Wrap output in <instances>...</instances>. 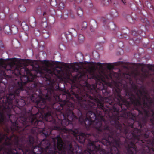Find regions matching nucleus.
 <instances>
[{
    "label": "nucleus",
    "instance_id": "nucleus-1",
    "mask_svg": "<svg viewBox=\"0 0 154 154\" xmlns=\"http://www.w3.org/2000/svg\"><path fill=\"white\" fill-rule=\"evenodd\" d=\"M75 65L74 64H67L66 65V71L63 75H61V72L57 71L56 69L54 68L51 62L46 61L44 62L43 69L39 71L40 76L45 79V81H48L49 87L46 88L47 93L45 95L42 93L37 95L33 94L28 99L33 102L34 100H37V103L38 107L41 109L45 106L46 100L50 101L52 94L54 93V86L58 81L63 80V78L66 77L69 79L71 75V71H75L77 68Z\"/></svg>",
    "mask_w": 154,
    "mask_h": 154
},
{
    "label": "nucleus",
    "instance_id": "nucleus-2",
    "mask_svg": "<svg viewBox=\"0 0 154 154\" xmlns=\"http://www.w3.org/2000/svg\"><path fill=\"white\" fill-rule=\"evenodd\" d=\"M54 146L52 148H50V144L48 146L45 148V154H77V152L74 150L71 144L64 145L61 138L57 136L55 139H53Z\"/></svg>",
    "mask_w": 154,
    "mask_h": 154
},
{
    "label": "nucleus",
    "instance_id": "nucleus-3",
    "mask_svg": "<svg viewBox=\"0 0 154 154\" xmlns=\"http://www.w3.org/2000/svg\"><path fill=\"white\" fill-rule=\"evenodd\" d=\"M38 73V72L37 74H35L32 76V79L30 80H29V78L25 74H24L23 76L21 77L20 81L18 83L17 85V89L15 91L14 93L13 94L11 93L9 95H7L6 97V102L7 103L9 102L11 103V105L9 104L8 106V108L10 109L12 107L11 100L14 98L16 95L18 96L19 94L21 91L24 90L25 86V84L29 81H33Z\"/></svg>",
    "mask_w": 154,
    "mask_h": 154
},
{
    "label": "nucleus",
    "instance_id": "nucleus-4",
    "mask_svg": "<svg viewBox=\"0 0 154 154\" xmlns=\"http://www.w3.org/2000/svg\"><path fill=\"white\" fill-rule=\"evenodd\" d=\"M104 65L107 69V72H105L104 70H102L99 73L96 78L97 79L102 81H105V79H109L112 78V74L113 72L111 71L112 68V66L110 63H104Z\"/></svg>",
    "mask_w": 154,
    "mask_h": 154
},
{
    "label": "nucleus",
    "instance_id": "nucleus-5",
    "mask_svg": "<svg viewBox=\"0 0 154 154\" xmlns=\"http://www.w3.org/2000/svg\"><path fill=\"white\" fill-rule=\"evenodd\" d=\"M14 60V59H13L9 63V66L10 68L8 70H14V72L17 70L19 74H21V72L25 70L23 67H20V65L16 64V62H17Z\"/></svg>",
    "mask_w": 154,
    "mask_h": 154
},
{
    "label": "nucleus",
    "instance_id": "nucleus-6",
    "mask_svg": "<svg viewBox=\"0 0 154 154\" xmlns=\"http://www.w3.org/2000/svg\"><path fill=\"white\" fill-rule=\"evenodd\" d=\"M67 117L68 118V116ZM60 122H61V125L62 126V127H59L58 129L59 130H60L62 131L65 133H67L68 132L70 131H72L71 129H69L65 127L66 126H67L69 124L71 123V122L69 121L68 119H64L62 121H61L60 120Z\"/></svg>",
    "mask_w": 154,
    "mask_h": 154
},
{
    "label": "nucleus",
    "instance_id": "nucleus-7",
    "mask_svg": "<svg viewBox=\"0 0 154 154\" xmlns=\"http://www.w3.org/2000/svg\"><path fill=\"white\" fill-rule=\"evenodd\" d=\"M72 132L74 136L79 142L82 143L85 142V138L83 134H78V130L77 129L74 131H72Z\"/></svg>",
    "mask_w": 154,
    "mask_h": 154
},
{
    "label": "nucleus",
    "instance_id": "nucleus-8",
    "mask_svg": "<svg viewBox=\"0 0 154 154\" xmlns=\"http://www.w3.org/2000/svg\"><path fill=\"white\" fill-rule=\"evenodd\" d=\"M86 116V117L84 121L85 124H86L85 122L87 120L92 121V118L94 119V117H95V119H96V116L95 114L91 111H89L87 112Z\"/></svg>",
    "mask_w": 154,
    "mask_h": 154
},
{
    "label": "nucleus",
    "instance_id": "nucleus-9",
    "mask_svg": "<svg viewBox=\"0 0 154 154\" xmlns=\"http://www.w3.org/2000/svg\"><path fill=\"white\" fill-rule=\"evenodd\" d=\"M45 119L46 121L48 122H51L54 119L51 113L49 112L45 114Z\"/></svg>",
    "mask_w": 154,
    "mask_h": 154
},
{
    "label": "nucleus",
    "instance_id": "nucleus-10",
    "mask_svg": "<svg viewBox=\"0 0 154 154\" xmlns=\"http://www.w3.org/2000/svg\"><path fill=\"white\" fill-rule=\"evenodd\" d=\"M17 105L21 107L24 106L26 104L25 100L23 99H20L18 101L17 100Z\"/></svg>",
    "mask_w": 154,
    "mask_h": 154
},
{
    "label": "nucleus",
    "instance_id": "nucleus-11",
    "mask_svg": "<svg viewBox=\"0 0 154 154\" xmlns=\"http://www.w3.org/2000/svg\"><path fill=\"white\" fill-rule=\"evenodd\" d=\"M77 13L78 15L79 16H82L83 14V11L81 8H79L77 11Z\"/></svg>",
    "mask_w": 154,
    "mask_h": 154
},
{
    "label": "nucleus",
    "instance_id": "nucleus-12",
    "mask_svg": "<svg viewBox=\"0 0 154 154\" xmlns=\"http://www.w3.org/2000/svg\"><path fill=\"white\" fill-rule=\"evenodd\" d=\"M146 66L149 69L154 71V65H147Z\"/></svg>",
    "mask_w": 154,
    "mask_h": 154
},
{
    "label": "nucleus",
    "instance_id": "nucleus-13",
    "mask_svg": "<svg viewBox=\"0 0 154 154\" xmlns=\"http://www.w3.org/2000/svg\"><path fill=\"white\" fill-rule=\"evenodd\" d=\"M109 0H102V3L104 5H107L109 2Z\"/></svg>",
    "mask_w": 154,
    "mask_h": 154
},
{
    "label": "nucleus",
    "instance_id": "nucleus-14",
    "mask_svg": "<svg viewBox=\"0 0 154 154\" xmlns=\"http://www.w3.org/2000/svg\"><path fill=\"white\" fill-rule=\"evenodd\" d=\"M59 7L60 9H62L64 8V5L63 3H60L59 5Z\"/></svg>",
    "mask_w": 154,
    "mask_h": 154
},
{
    "label": "nucleus",
    "instance_id": "nucleus-15",
    "mask_svg": "<svg viewBox=\"0 0 154 154\" xmlns=\"http://www.w3.org/2000/svg\"><path fill=\"white\" fill-rule=\"evenodd\" d=\"M4 116L3 115H1V118H0V122L2 123L4 121Z\"/></svg>",
    "mask_w": 154,
    "mask_h": 154
},
{
    "label": "nucleus",
    "instance_id": "nucleus-16",
    "mask_svg": "<svg viewBox=\"0 0 154 154\" xmlns=\"http://www.w3.org/2000/svg\"><path fill=\"white\" fill-rule=\"evenodd\" d=\"M147 73H143L142 75V78H141L140 79L142 80L144 78H146V77H147L148 76L147 75Z\"/></svg>",
    "mask_w": 154,
    "mask_h": 154
},
{
    "label": "nucleus",
    "instance_id": "nucleus-17",
    "mask_svg": "<svg viewBox=\"0 0 154 154\" xmlns=\"http://www.w3.org/2000/svg\"><path fill=\"white\" fill-rule=\"evenodd\" d=\"M141 98V97H139V98L138 100H137V103L136 104V105H140V104H141V103H140V100Z\"/></svg>",
    "mask_w": 154,
    "mask_h": 154
},
{
    "label": "nucleus",
    "instance_id": "nucleus-18",
    "mask_svg": "<svg viewBox=\"0 0 154 154\" xmlns=\"http://www.w3.org/2000/svg\"><path fill=\"white\" fill-rule=\"evenodd\" d=\"M32 119L30 121L32 123L35 119V115H33L32 116Z\"/></svg>",
    "mask_w": 154,
    "mask_h": 154
},
{
    "label": "nucleus",
    "instance_id": "nucleus-19",
    "mask_svg": "<svg viewBox=\"0 0 154 154\" xmlns=\"http://www.w3.org/2000/svg\"><path fill=\"white\" fill-rule=\"evenodd\" d=\"M42 123L43 122L42 121H35V124L37 123V124L38 125L39 124Z\"/></svg>",
    "mask_w": 154,
    "mask_h": 154
},
{
    "label": "nucleus",
    "instance_id": "nucleus-20",
    "mask_svg": "<svg viewBox=\"0 0 154 154\" xmlns=\"http://www.w3.org/2000/svg\"><path fill=\"white\" fill-rule=\"evenodd\" d=\"M42 133L44 134L45 136L46 137L49 134L48 133H45L44 131H43Z\"/></svg>",
    "mask_w": 154,
    "mask_h": 154
},
{
    "label": "nucleus",
    "instance_id": "nucleus-21",
    "mask_svg": "<svg viewBox=\"0 0 154 154\" xmlns=\"http://www.w3.org/2000/svg\"><path fill=\"white\" fill-rule=\"evenodd\" d=\"M76 2L78 3H80L82 1V0H75Z\"/></svg>",
    "mask_w": 154,
    "mask_h": 154
},
{
    "label": "nucleus",
    "instance_id": "nucleus-22",
    "mask_svg": "<svg viewBox=\"0 0 154 154\" xmlns=\"http://www.w3.org/2000/svg\"><path fill=\"white\" fill-rule=\"evenodd\" d=\"M99 124V125H100V127L101 126V123L100 122H99L98 123H97V124H96V125H97L98 124Z\"/></svg>",
    "mask_w": 154,
    "mask_h": 154
},
{
    "label": "nucleus",
    "instance_id": "nucleus-23",
    "mask_svg": "<svg viewBox=\"0 0 154 154\" xmlns=\"http://www.w3.org/2000/svg\"><path fill=\"white\" fill-rule=\"evenodd\" d=\"M122 2L123 3H125V0H121Z\"/></svg>",
    "mask_w": 154,
    "mask_h": 154
},
{
    "label": "nucleus",
    "instance_id": "nucleus-24",
    "mask_svg": "<svg viewBox=\"0 0 154 154\" xmlns=\"http://www.w3.org/2000/svg\"><path fill=\"white\" fill-rule=\"evenodd\" d=\"M100 105L101 107H103V104L102 103H101Z\"/></svg>",
    "mask_w": 154,
    "mask_h": 154
},
{
    "label": "nucleus",
    "instance_id": "nucleus-25",
    "mask_svg": "<svg viewBox=\"0 0 154 154\" xmlns=\"http://www.w3.org/2000/svg\"><path fill=\"white\" fill-rule=\"evenodd\" d=\"M84 23V24H85V25H87V23H86V22H84V23Z\"/></svg>",
    "mask_w": 154,
    "mask_h": 154
},
{
    "label": "nucleus",
    "instance_id": "nucleus-26",
    "mask_svg": "<svg viewBox=\"0 0 154 154\" xmlns=\"http://www.w3.org/2000/svg\"><path fill=\"white\" fill-rule=\"evenodd\" d=\"M93 88L95 89V86H93Z\"/></svg>",
    "mask_w": 154,
    "mask_h": 154
},
{
    "label": "nucleus",
    "instance_id": "nucleus-27",
    "mask_svg": "<svg viewBox=\"0 0 154 154\" xmlns=\"http://www.w3.org/2000/svg\"><path fill=\"white\" fill-rule=\"evenodd\" d=\"M12 116H9V118H10Z\"/></svg>",
    "mask_w": 154,
    "mask_h": 154
},
{
    "label": "nucleus",
    "instance_id": "nucleus-28",
    "mask_svg": "<svg viewBox=\"0 0 154 154\" xmlns=\"http://www.w3.org/2000/svg\"><path fill=\"white\" fill-rule=\"evenodd\" d=\"M72 115H73V112H72Z\"/></svg>",
    "mask_w": 154,
    "mask_h": 154
},
{
    "label": "nucleus",
    "instance_id": "nucleus-29",
    "mask_svg": "<svg viewBox=\"0 0 154 154\" xmlns=\"http://www.w3.org/2000/svg\"><path fill=\"white\" fill-rule=\"evenodd\" d=\"M63 117H64V116L63 115Z\"/></svg>",
    "mask_w": 154,
    "mask_h": 154
},
{
    "label": "nucleus",
    "instance_id": "nucleus-30",
    "mask_svg": "<svg viewBox=\"0 0 154 154\" xmlns=\"http://www.w3.org/2000/svg\"><path fill=\"white\" fill-rule=\"evenodd\" d=\"M11 122H12V121L11 120Z\"/></svg>",
    "mask_w": 154,
    "mask_h": 154
},
{
    "label": "nucleus",
    "instance_id": "nucleus-31",
    "mask_svg": "<svg viewBox=\"0 0 154 154\" xmlns=\"http://www.w3.org/2000/svg\"><path fill=\"white\" fill-rule=\"evenodd\" d=\"M118 95H119V97H120L119 95V94Z\"/></svg>",
    "mask_w": 154,
    "mask_h": 154
},
{
    "label": "nucleus",
    "instance_id": "nucleus-32",
    "mask_svg": "<svg viewBox=\"0 0 154 154\" xmlns=\"http://www.w3.org/2000/svg\"><path fill=\"white\" fill-rule=\"evenodd\" d=\"M22 7L24 8V7L23 6Z\"/></svg>",
    "mask_w": 154,
    "mask_h": 154
},
{
    "label": "nucleus",
    "instance_id": "nucleus-33",
    "mask_svg": "<svg viewBox=\"0 0 154 154\" xmlns=\"http://www.w3.org/2000/svg\"><path fill=\"white\" fill-rule=\"evenodd\" d=\"M92 86H94V85H92Z\"/></svg>",
    "mask_w": 154,
    "mask_h": 154
}]
</instances>
